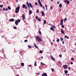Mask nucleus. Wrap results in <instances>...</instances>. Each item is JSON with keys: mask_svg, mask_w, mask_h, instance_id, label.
Masks as SVG:
<instances>
[{"mask_svg": "<svg viewBox=\"0 0 76 76\" xmlns=\"http://www.w3.org/2000/svg\"><path fill=\"white\" fill-rule=\"evenodd\" d=\"M35 39L36 40V41H38V42H41V41H42V39L40 38V37L38 36H36V37H35Z\"/></svg>", "mask_w": 76, "mask_h": 76, "instance_id": "f257e3e1", "label": "nucleus"}, {"mask_svg": "<svg viewBox=\"0 0 76 76\" xmlns=\"http://www.w3.org/2000/svg\"><path fill=\"white\" fill-rule=\"evenodd\" d=\"M20 9V7L18 6L15 8V13H18Z\"/></svg>", "mask_w": 76, "mask_h": 76, "instance_id": "f03ea898", "label": "nucleus"}, {"mask_svg": "<svg viewBox=\"0 0 76 76\" xmlns=\"http://www.w3.org/2000/svg\"><path fill=\"white\" fill-rule=\"evenodd\" d=\"M42 76H48L47 75V73H43V74H42Z\"/></svg>", "mask_w": 76, "mask_h": 76, "instance_id": "7ed1b4c3", "label": "nucleus"}, {"mask_svg": "<svg viewBox=\"0 0 76 76\" xmlns=\"http://www.w3.org/2000/svg\"><path fill=\"white\" fill-rule=\"evenodd\" d=\"M64 2H65V3L67 2V4H69V3H70V2H69V1L68 0H64Z\"/></svg>", "mask_w": 76, "mask_h": 76, "instance_id": "20e7f679", "label": "nucleus"}, {"mask_svg": "<svg viewBox=\"0 0 76 76\" xmlns=\"http://www.w3.org/2000/svg\"><path fill=\"white\" fill-rule=\"evenodd\" d=\"M63 67L65 69H67V65H64L63 66Z\"/></svg>", "mask_w": 76, "mask_h": 76, "instance_id": "39448f33", "label": "nucleus"}, {"mask_svg": "<svg viewBox=\"0 0 76 76\" xmlns=\"http://www.w3.org/2000/svg\"><path fill=\"white\" fill-rule=\"evenodd\" d=\"M63 23V19H61V20L60 22V25H62Z\"/></svg>", "mask_w": 76, "mask_h": 76, "instance_id": "423d86ee", "label": "nucleus"}, {"mask_svg": "<svg viewBox=\"0 0 76 76\" xmlns=\"http://www.w3.org/2000/svg\"><path fill=\"white\" fill-rule=\"evenodd\" d=\"M22 18H23V20H24V19H25V16L24 14H23L22 15Z\"/></svg>", "mask_w": 76, "mask_h": 76, "instance_id": "0eeeda50", "label": "nucleus"}, {"mask_svg": "<svg viewBox=\"0 0 76 76\" xmlns=\"http://www.w3.org/2000/svg\"><path fill=\"white\" fill-rule=\"evenodd\" d=\"M41 13H42V16H45V13L43 11H41Z\"/></svg>", "mask_w": 76, "mask_h": 76, "instance_id": "6e6552de", "label": "nucleus"}, {"mask_svg": "<svg viewBox=\"0 0 76 76\" xmlns=\"http://www.w3.org/2000/svg\"><path fill=\"white\" fill-rule=\"evenodd\" d=\"M61 32L64 34V35H65V33H64V31L63 30H62V29L61 30Z\"/></svg>", "mask_w": 76, "mask_h": 76, "instance_id": "1a4fd4ad", "label": "nucleus"}, {"mask_svg": "<svg viewBox=\"0 0 76 76\" xmlns=\"http://www.w3.org/2000/svg\"><path fill=\"white\" fill-rule=\"evenodd\" d=\"M50 29H51V30L53 31V32H54V28H53V27H51L50 28Z\"/></svg>", "mask_w": 76, "mask_h": 76, "instance_id": "9d476101", "label": "nucleus"}, {"mask_svg": "<svg viewBox=\"0 0 76 76\" xmlns=\"http://www.w3.org/2000/svg\"><path fill=\"white\" fill-rule=\"evenodd\" d=\"M21 65L22 67H24V63H21Z\"/></svg>", "mask_w": 76, "mask_h": 76, "instance_id": "9b49d317", "label": "nucleus"}, {"mask_svg": "<svg viewBox=\"0 0 76 76\" xmlns=\"http://www.w3.org/2000/svg\"><path fill=\"white\" fill-rule=\"evenodd\" d=\"M10 22H13V21H14V19L13 18L10 19Z\"/></svg>", "mask_w": 76, "mask_h": 76, "instance_id": "f8f14e48", "label": "nucleus"}, {"mask_svg": "<svg viewBox=\"0 0 76 76\" xmlns=\"http://www.w3.org/2000/svg\"><path fill=\"white\" fill-rule=\"evenodd\" d=\"M16 21H17L18 23H19V22H20V19H18Z\"/></svg>", "mask_w": 76, "mask_h": 76, "instance_id": "ddd939ff", "label": "nucleus"}, {"mask_svg": "<svg viewBox=\"0 0 76 76\" xmlns=\"http://www.w3.org/2000/svg\"><path fill=\"white\" fill-rule=\"evenodd\" d=\"M31 14H32V11L31 10H29V15H31Z\"/></svg>", "mask_w": 76, "mask_h": 76, "instance_id": "4468645a", "label": "nucleus"}, {"mask_svg": "<svg viewBox=\"0 0 76 76\" xmlns=\"http://www.w3.org/2000/svg\"><path fill=\"white\" fill-rule=\"evenodd\" d=\"M15 25H18V22L15 21Z\"/></svg>", "mask_w": 76, "mask_h": 76, "instance_id": "2eb2a0df", "label": "nucleus"}, {"mask_svg": "<svg viewBox=\"0 0 76 76\" xmlns=\"http://www.w3.org/2000/svg\"><path fill=\"white\" fill-rule=\"evenodd\" d=\"M64 38H67V39H69V37H67L66 35L64 36Z\"/></svg>", "mask_w": 76, "mask_h": 76, "instance_id": "dca6fc26", "label": "nucleus"}, {"mask_svg": "<svg viewBox=\"0 0 76 76\" xmlns=\"http://www.w3.org/2000/svg\"><path fill=\"white\" fill-rule=\"evenodd\" d=\"M29 5L31 8H33V7H32V4H31V3H29Z\"/></svg>", "mask_w": 76, "mask_h": 76, "instance_id": "f3484780", "label": "nucleus"}, {"mask_svg": "<svg viewBox=\"0 0 76 76\" xmlns=\"http://www.w3.org/2000/svg\"><path fill=\"white\" fill-rule=\"evenodd\" d=\"M37 61H35V63L34 64V65L35 66H37Z\"/></svg>", "mask_w": 76, "mask_h": 76, "instance_id": "a211bd4d", "label": "nucleus"}, {"mask_svg": "<svg viewBox=\"0 0 76 76\" xmlns=\"http://www.w3.org/2000/svg\"><path fill=\"white\" fill-rule=\"evenodd\" d=\"M25 5L24 4H23V9H25Z\"/></svg>", "mask_w": 76, "mask_h": 76, "instance_id": "6ab92c4d", "label": "nucleus"}, {"mask_svg": "<svg viewBox=\"0 0 76 76\" xmlns=\"http://www.w3.org/2000/svg\"><path fill=\"white\" fill-rule=\"evenodd\" d=\"M51 58L52 60H53L54 61H55V59H54V58L51 57Z\"/></svg>", "mask_w": 76, "mask_h": 76, "instance_id": "aec40b11", "label": "nucleus"}, {"mask_svg": "<svg viewBox=\"0 0 76 76\" xmlns=\"http://www.w3.org/2000/svg\"><path fill=\"white\" fill-rule=\"evenodd\" d=\"M59 7H60V8H61V7H62V4H59Z\"/></svg>", "mask_w": 76, "mask_h": 76, "instance_id": "412c9836", "label": "nucleus"}, {"mask_svg": "<svg viewBox=\"0 0 76 76\" xmlns=\"http://www.w3.org/2000/svg\"><path fill=\"white\" fill-rule=\"evenodd\" d=\"M39 32L40 35H42V33H41V31H40V30L39 31Z\"/></svg>", "mask_w": 76, "mask_h": 76, "instance_id": "4be33fe9", "label": "nucleus"}, {"mask_svg": "<svg viewBox=\"0 0 76 76\" xmlns=\"http://www.w3.org/2000/svg\"><path fill=\"white\" fill-rule=\"evenodd\" d=\"M13 29H17V27H16V26H14L13 27Z\"/></svg>", "mask_w": 76, "mask_h": 76, "instance_id": "5701e85b", "label": "nucleus"}, {"mask_svg": "<svg viewBox=\"0 0 76 76\" xmlns=\"http://www.w3.org/2000/svg\"><path fill=\"white\" fill-rule=\"evenodd\" d=\"M28 48H29L31 49V48H32V47L31 46H30L29 45H28Z\"/></svg>", "mask_w": 76, "mask_h": 76, "instance_id": "b1692460", "label": "nucleus"}, {"mask_svg": "<svg viewBox=\"0 0 76 76\" xmlns=\"http://www.w3.org/2000/svg\"><path fill=\"white\" fill-rule=\"evenodd\" d=\"M8 9H9V10H11V8H10V7L8 6Z\"/></svg>", "mask_w": 76, "mask_h": 76, "instance_id": "393cba45", "label": "nucleus"}, {"mask_svg": "<svg viewBox=\"0 0 76 76\" xmlns=\"http://www.w3.org/2000/svg\"><path fill=\"white\" fill-rule=\"evenodd\" d=\"M59 41H60V39H58L56 40V42H59Z\"/></svg>", "mask_w": 76, "mask_h": 76, "instance_id": "a878e982", "label": "nucleus"}, {"mask_svg": "<svg viewBox=\"0 0 76 76\" xmlns=\"http://www.w3.org/2000/svg\"><path fill=\"white\" fill-rule=\"evenodd\" d=\"M39 52L40 54H42V51L41 50H40Z\"/></svg>", "mask_w": 76, "mask_h": 76, "instance_id": "bb28decb", "label": "nucleus"}, {"mask_svg": "<svg viewBox=\"0 0 76 76\" xmlns=\"http://www.w3.org/2000/svg\"><path fill=\"white\" fill-rule=\"evenodd\" d=\"M44 24H46V20H44Z\"/></svg>", "mask_w": 76, "mask_h": 76, "instance_id": "cd10ccee", "label": "nucleus"}, {"mask_svg": "<svg viewBox=\"0 0 76 76\" xmlns=\"http://www.w3.org/2000/svg\"><path fill=\"white\" fill-rule=\"evenodd\" d=\"M64 72L65 73H68V71L67 70H65Z\"/></svg>", "mask_w": 76, "mask_h": 76, "instance_id": "c85d7f7f", "label": "nucleus"}, {"mask_svg": "<svg viewBox=\"0 0 76 76\" xmlns=\"http://www.w3.org/2000/svg\"><path fill=\"white\" fill-rule=\"evenodd\" d=\"M3 11H5L6 10V9H5V8L4 7L2 9Z\"/></svg>", "mask_w": 76, "mask_h": 76, "instance_id": "c756f323", "label": "nucleus"}, {"mask_svg": "<svg viewBox=\"0 0 76 76\" xmlns=\"http://www.w3.org/2000/svg\"><path fill=\"white\" fill-rule=\"evenodd\" d=\"M61 41H62L63 40V39L62 37L60 38Z\"/></svg>", "mask_w": 76, "mask_h": 76, "instance_id": "7c9ffc66", "label": "nucleus"}, {"mask_svg": "<svg viewBox=\"0 0 76 76\" xmlns=\"http://www.w3.org/2000/svg\"><path fill=\"white\" fill-rule=\"evenodd\" d=\"M64 22H65V21H67V18H65L64 19Z\"/></svg>", "mask_w": 76, "mask_h": 76, "instance_id": "2f4dec72", "label": "nucleus"}, {"mask_svg": "<svg viewBox=\"0 0 76 76\" xmlns=\"http://www.w3.org/2000/svg\"><path fill=\"white\" fill-rule=\"evenodd\" d=\"M36 13H39V10H37Z\"/></svg>", "mask_w": 76, "mask_h": 76, "instance_id": "473e14b6", "label": "nucleus"}, {"mask_svg": "<svg viewBox=\"0 0 76 76\" xmlns=\"http://www.w3.org/2000/svg\"><path fill=\"white\" fill-rule=\"evenodd\" d=\"M53 7L52 6H51L50 9V10H53Z\"/></svg>", "mask_w": 76, "mask_h": 76, "instance_id": "72a5a7b5", "label": "nucleus"}, {"mask_svg": "<svg viewBox=\"0 0 76 76\" xmlns=\"http://www.w3.org/2000/svg\"><path fill=\"white\" fill-rule=\"evenodd\" d=\"M61 27H62V28H64V25L62 24V25Z\"/></svg>", "mask_w": 76, "mask_h": 76, "instance_id": "f704fd0d", "label": "nucleus"}, {"mask_svg": "<svg viewBox=\"0 0 76 76\" xmlns=\"http://www.w3.org/2000/svg\"><path fill=\"white\" fill-rule=\"evenodd\" d=\"M36 19H37V20H38V19L39 18H38V16H36Z\"/></svg>", "mask_w": 76, "mask_h": 76, "instance_id": "c9c22d12", "label": "nucleus"}, {"mask_svg": "<svg viewBox=\"0 0 76 76\" xmlns=\"http://www.w3.org/2000/svg\"><path fill=\"white\" fill-rule=\"evenodd\" d=\"M51 70H52V72H54V69H53V68H52V69H51Z\"/></svg>", "mask_w": 76, "mask_h": 76, "instance_id": "e433bc0d", "label": "nucleus"}, {"mask_svg": "<svg viewBox=\"0 0 76 76\" xmlns=\"http://www.w3.org/2000/svg\"><path fill=\"white\" fill-rule=\"evenodd\" d=\"M24 42H28V40H24Z\"/></svg>", "mask_w": 76, "mask_h": 76, "instance_id": "4c0bfd02", "label": "nucleus"}, {"mask_svg": "<svg viewBox=\"0 0 76 76\" xmlns=\"http://www.w3.org/2000/svg\"><path fill=\"white\" fill-rule=\"evenodd\" d=\"M71 60H72L74 61V58H71Z\"/></svg>", "mask_w": 76, "mask_h": 76, "instance_id": "58836bf2", "label": "nucleus"}, {"mask_svg": "<svg viewBox=\"0 0 76 76\" xmlns=\"http://www.w3.org/2000/svg\"><path fill=\"white\" fill-rule=\"evenodd\" d=\"M3 5H0V7H1V8H2L3 7Z\"/></svg>", "mask_w": 76, "mask_h": 76, "instance_id": "ea45409f", "label": "nucleus"}, {"mask_svg": "<svg viewBox=\"0 0 76 76\" xmlns=\"http://www.w3.org/2000/svg\"><path fill=\"white\" fill-rule=\"evenodd\" d=\"M39 21H41V19L40 18H38V19L37 20Z\"/></svg>", "mask_w": 76, "mask_h": 76, "instance_id": "a19ab883", "label": "nucleus"}, {"mask_svg": "<svg viewBox=\"0 0 76 76\" xmlns=\"http://www.w3.org/2000/svg\"><path fill=\"white\" fill-rule=\"evenodd\" d=\"M28 9H30V6H29V5H28Z\"/></svg>", "mask_w": 76, "mask_h": 76, "instance_id": "79ce46f5", "label": "nucleus"}, {"mask_svg": "<svg viewBox=\"0 0 76 76\" xmlns=\"http://www.w3.org/2000/svg\"><path fill=\"white\" fill-rule=\"evenodd\" d=\"M35 4L36 5V6H38V4H37V2H35Z\"/></svg>", "mask_w": 76, "mask_h": 76, "instance_id": "37998d69", "label": "nucleus"}, {"mask_svg": "<svg viewBox=\"0 0 76 76\" xmlns=\"http://www.w3.org/2000/svg\"><path fill=\"white\" fill-rule=\"evenodd\" d=\"M59 56L61 58V57H62V56H61V55L60 54L59 55Z\"/></svg>", "mask_w": 76, "mask_h": 76, "instance_id": "c03bdc74", "label": "nucleus"}, {"mask_svg": "<svg viewBox=\"0 0 76 76\" xmlns=\"http://www.w3.org/2000/svg\"><path fill=\"white\" fill-rule=\"evenodd\" d=\"M40 6L41 7H42V5L41 4H40Z\"/></svg>", "mask_w": 76, "mask_h": 76, "instance_id": "a18cd8bd", "label": "nucleus"}, {"mask_svg": "<svg viewBox=\"0 0 76 76\" xmlns=\"http://www.w3.org/2000/svg\"><path fill=\"white\" fill-rule=\"evenodd\" d=\"M62 43L63 44H64V41H62Z\"/></svg>", "mask_w": 76, "mask_h": 76, "instance_id": "49530a36", "label": "nucleus"}, {"mask_svg": "<svg viewBox=\"0 0 76 76\" xmlns=\"http://www.w3.org/2000/svg\"><path fill=\"white\" fill-rule=\"evenodd\" d=\"M34 47H35V46H36L37 45L36 44H34Z\"/></svg>", "mask_w": 76, "mask_h": 76, "instance_id": "de8ad7c7", "label": "nucleus"}, {"mask_svg": "<svg viewBox=\"0 0 76 76\" xmlns=\"http://www.w3.org/2000/svg\"><path fill=\"white\" fill-rule=\"evenodd\" d=\"M25 9H27V6H26L25 7Z\"/></svg>", "mask_w": 76, "mask_h": 76, "instance_id": "09e8293b", "label": "nucleus"}, {"mask_svg": "<svg viewBox=\"0 0 76 76\" xmlns=\"http://www.w3.org/2000/svg\"><path fill=\"white\" fill-rule=\"evenodd\" d=\"M52 26H53V28H56V26H54L53 25Z\"/></svg>", "mask_w": 76, "mask_h": 76, "instance_id": "8fccbe9b", "label": "nucleus"}, {"mask_svg": "<svg viewBox=\"0 0 76 76\" xmlns=\"http://www.w3.org/2000/svg\"><path fill=\"white\" fill-rule=\"evenodd\" d=\"M35 47V48H38V46H37V45L36 46H34Z\"/></svg>", "mask_w": 76, "mask_h": 76, "instance_id": "3c124183", "label": "nucleus"}, {"mask_svg": "<svg viewBox=\"0 0 76 76\" xmlns=\"http://www.w3.org/2000/svg\"><path fill=\"white\" fill-rule=\"evenodd\" d=\"M36 75H39V73H36Z\"/></svg>", "mask_w": 76, "mask_h": 76, "instance_id": "603ef678", "label": "nucleus"}, {"mask_svg": "<svg viewBox=\"0 0 76 76\" xmlns=\"http://www.w3.org/2000/svg\"><path fill=\"white\" fill-rule=\"evenodd\" d=\"M5 10H6V11H7V10H8V9L6 8Z\"/></svg>", "mask_w": 76, "mask_h": 76, "instance_id": "864d4df0", "label": "nucleus"}, {"mask_svg": "<svg viewBox=\"0 0 76 76\" xmlns=\"http://www.w3.org/2000/svg\"><path fill=\"white\" fill-rule=\"evenodd\" d=\"M39 5L41 4V2H39Z\"/></svg>", "mask_w": 76, "mask_h": 76, "instance_id": "5fc2aeb1", "label": "nucleus"}, {"mask_svg": "<svg viewBox=\"0 0 76 76\" xmlns=\"http://www.w3.org/2000/svg\"><path fill=\"white\" fill-rule=\"evenodd\" d=\"M26 3H27V5H29V3H28V2H26Z\"/></svg>", "mask_w": 76, "mask_h": 76, "instance_id": "6e6d98bb", "label": "nucleus"}, {"mask_svg": "<svg viewBox=\"0 0 76 76\" xmlns=\"http://www.w3.org/2000/svg\"><path fill=\"white\" fill-rule=\"evenodd\" d=\"M38 2L39 3V2H41V1L40 0H38Z\"/></svg>", "mask_w": 76, "mask_h": 76, "instance_id": "4d7b16f0", "label": "nucleus"}, {"mask_svg": "<svg viewBox=\"0 0 76 76\" xmlns=\"http://www.w3.org/2000/svg\"><path fill=\"white\" fill-rule=\"evenodd\" d=\"M71 64H73V63L72 62H71Z\"/></svg>", "mask_w": 76, "mask_h": 76, "instance_id": "13d9d810", "label": "nucleus"}, {"mask_svg": "<svg viewBox=\"0 0 76 76\" xmlns=\"http://www.w3.org/2000/svg\"><path fill=\"white\" fill-rule=\"evenodd\" d=\"M45 6L46 8H47V5H45Z\"/></svg>", "mask_w": 76, "mask_h": 76, "instance_id": "bf43d9fd", "label": "nucleus"}, {"mask_svg": "<svg viewBox=\"0 0 76 76\" xmlns=\"http://www.w3.org/2000/svg\"><path fill=\"white\" fill-rule=\"evenodd\" d=\"M68 69L69 70H70V67H68Z\"/></svg>", "mask_w": 76, "mask_h": 76, "instance_id": "052dcab7", "label": "nucleus"}, {"mask_svg": "<svg viewBox=\"0 0 76 76\" xmlns=\"http://www.w3.org/2000/svg\"><path fill=\"white\" fill-rule=\"evenodd\" d=\"M43 7V9H45V7H44L43 6V7Z\"/></svg>", "mask_w": 76, "mask_h": 76, "instance_id": "680f3d73", "label": "nucleus"}, {"mask_svg": "<svg viewBox=\"0 0 76 76\" xmlns=\"http://www.w3.org/2000/svg\"><path fill=\"white\" fill-rule=\"evenodd\" d=\"M16 2H18V0H16Z\"/></svg>", "mask_w": 76, "mask_h": 76, "instance_id": "e2e57ef3", "label": "nucleus"}, {"mask_svg": "<svg viewBox=\"0 0 76 76\" xmlns=\"http://www.w3.org/2000/svg\"><path fill=\"white\" fill-rule=\"evenodd\" d=\"M31 66H32V65H29V67H31Z\"/></svg>", "mask_w": 76, "mask_h": 76, "instance_id": "0e129e2a", "label": "nucleus"}, {"mask_svg": "<svg viewBox=\"0 0 76 76\" xmlns=\"http://www.w3.org/2000/svg\"><path fill=\"white\" fill-rule=\"evenodd\" d=\"M59 64H61V62H60V61H59Z\"/></svg>", "mask_w": 76, "mask_h": 76, "instance_id": "69168bd1", "label": "nucleus"}, {"mask_svg": "<svg viewBox=\"0 0 76 76\" xmlns=\"http://www.w3.org/2000/svg\"><path fill=\"white\" fill-rule=\"evenodd\" d=\"M16 76H19V75H18V74H17Z\"/></svg>", "mask_w": 76, "mask_h": 76, "instance_id": "338daca9", "label": "nucleus"}, {"mask_svg": "<svg viewBox=\"0 0 76 76\" xmlns=\"http://www.w3.org/2000/svg\"><path fill=\"white\" fill-rule=\"evenodd\" d=\"M50 57H53V56H52V55H50Z\"/></svg>", "mask_w": 76, "mask_h": 76, "instance_id": "774afa93", "label": "nucleus"}]
</instances>
